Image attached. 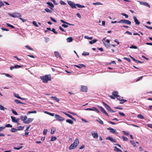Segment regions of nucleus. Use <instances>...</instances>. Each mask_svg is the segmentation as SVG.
Wrapping results in <instances>:
<instances>
[{"mask_svg":"<svg viewBox=\"0 0 152 152\" xmlns=\"http://www.w3.org/2000/svg\"><path fill=\"white\" fill-rule=\"evenodd\" d=\"M37 113V111L36 110H34L33 111H31L28 112L27 114V115H28L30 113Z\"/></svg>","mask_w":152,"mask_h":152,"instance_id":"35","label":"nucleus"},{"mask_svg":"<svg viewBox=\"0 0 152 152\" xmlns=\"http://www.w3.org/2000/svg\"><path fill=\"white\" fill-rule=\"evenodd\" d=\"M143 77V76H141L138 79H137L136 80V82H137L139 81L141 79H142V78Z\"/></svg>","mask_w":152,"mask_h":152,"instance_id":"60","label":"nucleus"},{"mask_svg":"<svg viewBox=\"0 0 152 152\" xmlns=\"http://www.w3.org/2000/svg\"><path fill=\"white\" fill-rule=\"evenodd\" d=\"M18 130V129H16L14 128H12L11 129V131L12 132H16Z\"/></svg>","mask_w":152,"mask_h":152,"instance_id":"39","label":"nucleus"},{"mask_svg":"<svg viewBox=\"0 0 152 152\" xmlns=\"http://www.w3.org/2000/svg\"><path fill=\"white\" fill-rule=\"evenodd\" d=\"M66 40L68 42H71L73 41V39L72 37H69L67 38Z\"/></svg>","mask_w":152,"mask_h":152,"instance_id":"26","label":"nucleus"},{"mask_svg":"<svg viewBox=\"0 0 152 152\" xmlns=\"http://www.w3.org/2000/svg\"><path fill=\"white\" fill-rule=\"evenodd\" d=\"M117 99L120 101V102L119 103L120 104H123L127 101L126 100L122 99H119L118 98H117Z\"/></svg>","mask_w":152,"mask_h":152,"instance_id":"13","label":"nucleus"},{"mask_svg":"<svg viewBox=\"0 0 152 152\" xmlns=\"http://www.w3.org/2000/svg\"><path fill=\"white\" fill-rule=\"evenodd\" d=\"M103 104L104 105V106L105 108L108 111L110 110V109H111V107L109 106L107 104L105 103L104 102H103Z\"/></svg>","mask_w":152,"mask_h":152,"instance_id":"17","label":"nucleus"},{"mask_svg":"<svg viewBox=\"0 0 152 152\" xmlns=\"http://www.w3.org/2000/svg\"><path fill=\"white\" fill-rule=\"evenodd\" d=\"M24 128V126H18V130H22L23 129V128Z\"/></svg>","mask_w":152,"mask_h":152,"instance_id":"42","label":"nucleus"},{"mask_svg":"<svg viewBox=\"0 0 152 152\" xmlns=\"http://www.w3.org/2000/svg\"><path fill=\"white\" fill-rule=\"evenodd\" d=\"M118 113L121 116H125V114L123 113L119 112Z\"/></svg>","mask_w":152,"mask_h":152,"instance_id":"53","label":"nucleus"},{"mask_svg":"<svg viewBox=\"0 0 152 152\" xmlns=\"http://www.w3.org/2000/svg\"><path fill=\"white\" fill-rule=\"evenodd\" d=\"M22 66L20 65H15L14 66H11L10 68V69L11 70H12L14 69H17L20 68L22 67Z\"/></svg>","mask_w":152,"mask_h":152,"instance_id":"10","label":"nucleus"},{"mask_svg":"<svg viewBox=\"0 0 152 152\" xmlns=\"http://www.w3.org/2000/svg\"><path fill=\"white\" fill-rule=\"evenodd\" d=\"M92 135L94 138H97L98 137V134L97 132H94L92 133Z\"/></svg>","mask_w":152,"mask_h":152,"instance_id":"12","label":"nucleus"},{"mask_svg":"<svg viewBox=\"0 0 152 152\" xmlns=\"http://www.w3.org/2000/svg\"><path fill=\"white\" fill-rule=\"evenodd\" d=\"M4 127H5V128L6 127H12V126L11 125H10V124H7L5 126H4Z\"/></svg>","mask_w":152,"mask_h":152,"instance_id":"50","label":"nucleus"},{"mask_svg":"<svg viewBox=\"0 0 152 152\" xmlns=\"http://www.w3.org/2000/svg\"><path fill=\"white\" fill-rule=\"evenodd\" d=\"M106 42L108 43V44H106L104 42V43L106 46V47L108 48L110 46V41L109 39H107L106 40Z\"/></svg>","mask_w":152,"mask_h":152,"instance_id":"22","label":"nucleus"},{"mask_svg":"<svg viewBox=\"0 0 152 152\" xmlns=\"http://www.w3.org/2000/svg\"><path fill=\"white\" fill-rule=\"evenodd\" d=\"M59 29L61 30V31L64 32H65L66 31L64 29L62 28L61 26H60L59 27Z\"/></svg>","mask_w":152,"mask_h":152,"instance_id":"58","label":"nucleus"},{"mask_svg":"<svg viewBox=\"0 0 152 152\" xmlns=\"http://www.w3.org/2000/svg\"><path fill=\"white\" fill-rule=\"evenodd\" d=\"M55 116L56 118L58 121H63L65 120V119L64 118L60 117V115H56Z\"/></svg>","mask_w":152,"mask_h":152,"instance_id":"8","label":"nucleus"},{"mask_svg":"<svg viewBox=\"0 0 152 152\" xmlns=\"http://www.w3.org/2000/svg\"><path fill=\"white\" fill-rule=\"evenodd\" d=\"M57 139L56 137L55 136H52L50 141H54Z\"/></svg>","mask_w":152,"mask_h":152,"instance_id":"36","label":"nucleus"},{"mask_svg":"<svg viewBox=\"0 0 152 152\" xmlns=\"http://www.w3.org/2000/svg\"><path fill=\"white\" fill-rule=\"evenodd\" d=\"M130 48H131V49H137V47L136 46L134 45H132L131 47H130Z\"/></svg>","mask_w":152,"mask_h":152,"instance_id":"44","label":"nucleus"},{"mask_svg":"<svg viewBox=\"0 0 152 152\" xmlns=\"http://www.w3.org/2000/svg\"><path fill=\"white\" fill-rule=\"evenodd\" d=\"M52 31H53V32H54L55 34H58V32L57 31H55V29L54 28H52V30H51Z\"/></svg>","mask_w":152,"mask_h":152,"instance_id":"59","label":"nucleus"},{"mask_svg":"<svg viewBox=\"0 0 152 152\" xmlns=\"http://www.w3.org/2000/svg\"><path fill=\"white\" fill-rule=\"evenodd\" d=\"M20 118L23 121L24 123L26 124H29L34 120V118H27V117L26 115L21 116L20 117Z\"/></svg>","mask_w":152,"mask_h":152,"instance_id":"3","label":"nucleus"},{"mask_svg":"<svg viewBox=\"0 0 152 152\" xmlns=\"http://www.w3.org/2000/svg\"><path fill=\"white\" fill-rule=\"evenodd\" d=\"M64 113L69 118H71L74 120L75 121V119L74 118H73L72 115H70L69 114H67L66 113Z\"/></svg>","mask_w":152,"mask_h":152,"instance_id":"24","label":"nucleus"},{"mask_svg":"<svg viewBox=\"0 0 152 152\" xmlns=\"http://www.w3.org/2000/svg\"><path fill=\"white\" fill-rule=\"evenodd\" d=\"M85 38L88 39H92V37H88L87 36H85Z\"/></svg>","mask_w":152,"mask_h":152,"instance_id":"61","label":"nucleus"},{"mask_svg":"<svg viewBox=\"0 0 152 152\" xmlns=\"http://www.w3.org/2000/svg\"><path fill=\"white\" fill-rule=\"evenodd\" d=\"M11 118L12 119V121L13 122L15 123H18V119H16L15 117L13 116H11Z\"/></svg>","mask_w":152,"mask_h":152,"instance_id":"18","label":"nucleus"},{"mask_svg":"<svg viewBox=\"0 0 152 152\" xmlns=\"http://www.w3.org/2000/svg\"><path fill=\"white\" fill-rule=\"evenodd\" d=\"M123 59H124L127 61L129 62H131V60L129 58H127L126 57H124V58H123Z\"/></svg>","mask_w":152,"mask_h":152,"instance_id":"52","label":"nucleus"},{"mask_svg":"<svg viewBox=\"0 0 152 152\" xmlns=\"http://www.w3.org/2000/svg\"><path fill=\"white\" fill-rule=\"evenodd\" d=\"M118 91H114L112 93V95L114 96L118 97H119V96L118 95Z\"/></svg>","mask_w":152,"mask_h":152,"instance_id":"15","label":"nucleus"},{"mask_svg":"<svg viewBox=\"0 0 152 152\" xmlns=\"http://www.w3.org/2000/svg\"><path fill=\"white\" fill-rule=\"evenodd\" d=\"M140 3L141 4L144 5L146 6H147L149 7H150V6L146 2L141 1L140 2Z\"/></svg>","mask_w":152,"mask_h":152,"instance_id":"19","label":"nucleus"},{"mask_svg":"<svg viewBox=\"0 0 152 152\" xmlns=\"http://www.w3.org/2000/svg\"><path fill=\"white\" fill-rule=\"evenodd\" d=\"M99 107L101 111L103 113L105 114L108 116H109V115L106 112L105 110L101 106H99Z\"/></svg>","mask_w":152,"mask_h":152,"instance_id":"11","label":"nucleus"},{"mask_svg":"<svg viewBox=\"0 0 152 152\" xmlns=\"http://www.w3.org/2000/svg\"><path fill=\"white\" fill-rule=\"evenodd\" d=\"M133 18L134 19V21L135 22V25H139L140 24V22L138 20V19H137L136 17L134 16Z\"/></svg>","mask_w":152,"mask_h":152,"instance_id":"14","label":"nucleus"},{"mask_svg":"<svg viewBox=\"0 0 152 152\" xmlns=\"http://www.w3.org/2000/svg\"><path fill=\"white\" fill-rule=\"evenodd\" d=\"M50 98L53 99V100L56 101L57 102H59V100L56 96H51Z\"/></svg>","mask_w":152,"mask_h":152,"instance_id":"23","label":"nucleus"},{"mask_svg":"<svg viewBox=\"0 0 152 152\" xmlns=\"http://www.w3.org/2000/svg\"><path fill=\"white\" fill-rule=\"evenodd\" d=\"M118 23H125L128 25H131V22L129 20L125 19H122L118 22Z\"/></svg>","mask_w":152,"mask_h":152,"instance_id":"6","label":"nucleus"},{"mask_svg":"<svg viewBox=\"0 0 152 152\" xmlns=\"http://www.w3.org/2000/svg\"><path fill=\"white\" fill-rule=\"evenodd\" d=\"M114 41L116 42L118 45H119L120 43L118 41V40L117 39H116L114 40Z\"/></svg>","mask_w":152,"mask_h":152,"instance_id":"64","label":"nucleus"},{"mask_svg":"<svg viewBox=\"0 0 152 152\" xmlns=\"http://www.w3.org/2000/svg\"><path fill=\"white\" fill-rule=\"evenodd\" d=\"M79 143V139L76 138L72 143L69 147V149L72 150L75 148L78 145Z\"/></svg>","mask_w":152,"mask_h":152,"instance_id":"5","label":"nucleus"},{"mask_svg":"<svg viewBox=\"0 0 152 152\" xmlns=\"http://www.w3.org/2000/svg\"><path fill=\"white\" fill-rule=\"evenodd\" d=\"M114 150L115 151H117L118 152H121L122 151L119 148H117L116 147H114Z\"/></svg>","mask_w":152,"mask_h":152,"instance_id":"27","label":"nucleus"},{"mask_svg":"<svg viewBox=\"0 0 152 152\" xmlns=\"http://www.w3.org/2000/svg\"><path fill=\"white\" fill-rule=\"evenodd\" d=\"M136 63H143V61H140L138 60H136L135 61Z\"/></svg>","mask_w":152,"mask_h":152,"instance_id":"62","label":"nucleus"},{"mask_svg":"<svg viewBox=\"0 0 152 152\" xmlns=\"http://www.w3.org/2000/svg\"><path fill=\"white\" fill-rule=\"evenodd\" d=\"M56 131V129L55 127H53L51 128V133L52 134H54Z\"/></svg>","mask_w":152,"mask_h":152,"instance_id":"25","label":"nucleus"},{"mask_svg":"<svg viewBox=\"0 0 152 152\" xmlns=\"http://www.w3.org/2000/svg\"><path fill=\"white\" fill-rule=\"evenodd\" d=\"M96 121L100 124H103V122L99 118L98 120H97Z\"/></svg>","mask_w":152,"mask_h":152,"instance_id":"55","label":"nucleus"},{"mask_svg":"<svg viewBox=\"0 0 152 152\" xmlns=\"http://www.w3.org/2000/svg\"><path fill=\"white\" fill-rule=\"evenodd\" d=\"M123 132L125 135H128L129 134V133L128 132H127L125 131H123Z\"/></svg>","mask_w":152,"mask_h":152,"instance_id":"54","label":"nucleus"},{"mask_svg":"<svg viewBox=\"0 0 152 152\" xmlns=\"http://www.w3.org/2000/svg\"><path fill=\"white\" fill-rule=\"evenodd\" d=\"M97 41V40L96 39H93L91 41L89 42V43L91 44H92L95 42H96Z\"/></svg>","mask_w":152,"mask_h":152,"instance_id":"34","label":"nucleus"},{"mask_svg":"<svg viewBox=\"0 0 152 152\" xmlns=\"http://www.w3.org/2000/svg\"><path fill=\"white\" fill-rule=\"evenodd\" d=\"M54 54L56 57H60V55L59 53L57 51L54 52Z\"/></svg>","mask_w":152,"mask_h":152,"instance_id":"30","label":"nucleus"},{"mask_svg":"<svg viewBox=\"0 0 152 152\" xmlns=\"http://www.w3.org/2000/svg\"><path fill=\"white\" fill-rule=\"evenodd\" d=\"M47 4L49 5L48 7L51 10H53V8L54 7V5L52 2H47Z\"/></svg>","mask_w":152,"mask_h":152,"instance_id":"9","label":"nucleus"},{"mask_svg":"<svg viewBox=\"0 0 152 152\" xmlns=\"http://www.w3.org/2000/svg\"><path fill=\"white\" fill-rule=\"evenodd\" d=\"M8 15L10 17L14 18H19V19L21 20L23 22H24L26 21V20L23 19V18L20 17L21 16V15L19 13L15 12L12 14L10 13H8Z\"/></svg>","mask_w":152,"mask_h":152,"instance_id":"1","label":"nucleus"},{"mask_svg":"<svg viewBox=\"0 0 152 152\" xmlns=\"http://www.w3.org/2000/svg\"><path fill=\"white\" fill-rule=\"evenodd\" d=\"M32 23H33V24L34 26H35L37 27H38V25L37 24V23H36V22L35 21H33L32 22Z\"/></svg>","mask_w":152,"mask_h":152,"instance_id":"48","label":"nucleus"},{"mask_svg":"<svg viewBox=\"0 0 152 152\" xmlns=\"http://www.w3.org/2000/svg\"><path fill=\"white\" fill-rule=\"evenodd\" d=\"M130 142L132 143V144L133 145L134 147H135L136 146V144L134 140L130 141Z\"/></svg>","mask_w":152,"mask_h":152,"instance_id":"38","label":"nucleus"},{"mask_svg":"<svg viewBox=\"0 0 152 152\" xmlns=\"http://www.w3.org/2000/svg\"><path fill=\"white\" fill-rule=\"evenodd\" d=\"M122 15L125 16L126 17V18H127L128 17V15L125 13H122Z\"/></svg>","mask_w":152,"mask_h":152,"instance_id":"63","label":"nucleus"},{"mask_svg":"<svg viewBox=\"0 0 152 152\" xmlns=\"http://www.w3.org/2000/svg\"><path fill=\"white\" fill-rule=\"evenodd\" d=\"M12 113H13L14 114L16 115H18V114L17 113V112L13 109L12 110Z\"/></svg>","mask_w":152,"mask_h":152,"instance_id":"49","label":"nucleus"},{"mask_svg":"<svg viewBox=\"0 0 152 152\" xmlns=\"http://www.w3.org/2000/svg\"><path fill=\"white\" fill-rule=\"evenodd\" d=\"M67 2L68 4L72 8H76V6H77L78 7H85V6L84 5H81L78 4H75L73 2L71 1H67Z\"/></svg>","mask_w":152,"mask_h":152,"instance_id":"2","label":"nucleus"},{"mask_svg":"<svg viewBox=\"0 0 152 152\" xmlns=\"http://www.w3.org/2000/svg\"><path fill=\"white\" fill-rule=\"evenodd\" d=\"M25 47L26 48H27L29 49L30 50H33V48H31L28 45H26L25 46Z\"/></svg>","mask_w":152,"mask_h":152,"instance_id":"40","label":"nucleus"},{"mask_svg":"<svg viewBox=\"0 0 152 152\" xmlns=\"http://www.w3.org/2000/svg\"><path fill=\"white\" fill-rule=\"evenodd\" d=\"M7 25L9 27H11L12 28H15V27L13 26L12 25L8 23H6Z\"/></svg>","mask_w":152,"mask_h":152,"instance_id":"41","label":"nucleus"},{"mask_svg":"<svg viewBox=\"0 0 152 152\" xmlns=\"http://www.w3.org/2000/svg\"><path fill=\"white\" fill-rule=\"evenodd\" d=\"M60 21H61V22H62V23H65L67 25H72V26L74 25L73 24H70L67 22H65V21H64V20H60Z\"/></svg>","mask_w":152,"mask_h":152,"instance_id":"28","label":"nucleus"},{"mask_svg":"<svg viewBox=\"0 0 152 152\" xmlns=\"http://www.w3.org/2000/svg\"><path fill=\"white\" fill-rule=\"evenodd\" d=\"M66 122L68 123L69 124H73V121H72L69 119L66 120Z\"/></svg>","mask_w":152,"mask_h":152,"instance_id":"45","label":"nucleus"},{"mask_svg":"<svg viewBox=\"0 0 152 152\" xmlns=\"http://www.w3.org/2000/svg\"><path fill=\"white\" fill-rule=\"evenodd\" d=\"M50 19H51V20L52 21H53V22H54L55 23H56L57 22V21L55 19H54V18H53L52 17H50Z\"/></svg>","mask_w":152,"mask_h":152,"instance_id":"57","label":"nucleus"},{"mask_svg":"<svg viewBox=\"0 0 152 152\" xmlns=\"http://www.w3.org/2000/svg\"><path fill=\"white\" fill-rule=\"evenodd\" d=\"M14 96L15 97L17 98L18 99H21V97H20V96H19V94H16L15 93L14 94Z\"/></svg>","mask_w":152,"mask_h":152,"instance_id":"37","label":"nucleus"},{"mask_svg":"<svg viewBox=\"0 0 152 152\" xmlns=\"http://www.w3.org/2000/svg\"><path fill=\"white\" fill-rule=\"evenodd\" d=\"M23 146H20L19 147H18V148H17V147H14V149H16V150H20V149L21 148H23Z\"/></svg>","mask_w":152,"mask_h":152,"instance_id":"56","label":"nucleus"},{"mask_svg":"<svg viewBox=\"0 0 152 152\" xmlns=\"http://www.w3.org/2000/svg\"><path fill=\"white\" fill-rule=\"evenodd\" d=\"M45 10L47 12H49L50 13H52V11L51 10L48 9V8L45 9Z\"/></svg>","mask_w":152,"mask_h":152,"instance_id":"31","label":"nucleus"},{"mask_svg":"<svg viewBox=\"0 0 152 152\" xmlns=\"http://www.w3.org/2000/svg\"><path fill=\"white\" fill-rule=\"evenodd\" d=\"M5 109H6V108H5L3 106L1 105H0V109L1 110H4Z\"/></svg>","mask_w":152,"mask_h":152,"instance_id":"51","label":"nucleus"},{"mask_svg":"<svg viewBox=\"0 0 152 152\" xmlns=\"http://www.w3.org/2000/svg\"><path fill=\"white\" fill-rule=\"evenodd\" d=\"M108 129L110 130V132L111 133H115V134H117V132H116V130L115 129H114L110 128H108Z\"/></svg>","mask_w":152,"mask_h":152,"instance_id":"16","label":"nucleus"},{"mask_svg":"<svg viewBox=\"0 0 152 152\" xmlns=\"http://www.w3.org/2000/svg\"><path fill=\"white\" fill-rule=\"evenodd\" d=\"M48 132V130L47 129H44L43 132V134L44 135H45Z\"/></svg>","mask_w":152,"mask_h":152,"instance_id":"47","label":"nucleus"},{"mask_svg":"<svg viewBox=\"0 0 152 152\" xmlns=\"http://www.w3.org/2000/svg\"><path fill=\"white\" fill-rule=\"evenodd\" d=\"M14 102L17 104L20 103V104H24V103L22 102H21L18 99H15L14 101Z\"/></svg>","mask_w":152,"mask_h":152,"instance_id":"29","label":"nucleus"},{"mask_svg":"<svg viewBox=\"0 0 152 152\" xmlns=\"http://www.w3.org/2000/svg\"><path fill=\"white\" fill-rule=\"evenodd\" d=\"M60 3L61 5H65L66 4L63 1L61 0L60 1Z\"/></svg>","mask_w":152,"mask_h":152,"instance_id":"46","label":"nucleus"},{"mask_svg":"<svg viewBox=\"0 0 152 152\" xmlns=\"http://www.w3.org/2000/svg\"><path fill=\"white\" fill-rule=\"evenodd\" d=\"M83 56H88L89 55V53L86 52H84L82 54Z\"/></svg>","mask_w":152,"mask_h":152,"instance_id":"32","label":"nucleus"},{"mask_svg":"<svg viewBox=\"0 0 152 152\" xmlns=\"http://www.w3.org/2000/svg\"><path fill=\"white\" fill-rule=\"evenodd\" d=\"M75 66L79 68H80L81 67H86V66L82 64H79V65H75Z\"/></svg>","mask_w":152,"mask_h":152,"instance_id":"20","label":"nucleus"},{"mask_svg":"<svg viewBox=\"0 0 152 152\" xmlns=\"http://www.w3.org/2000/svg\"><path fill=\"white\" fill-rule=\"evenodd\" d=\"M107 139L112 142H116V140L110 137H108Z\"/></svg>","mask_w":152,"mask_h":152,"instance_id":"21","label":"nucleus"},{"mask_svg":"<svg viewBox=\"0 0 152 152\" xmlns=\"http://www.w3.org/2000/svg\"><path fill=\"white\" fill-rule=\"evenodd\" d=\"M40 78L44 83H47L49 81H51V76L48 75L41 77Z\"/></svg>","mask_w":152,"mask_h":152,"instance_id":"4","label":"nucleus"},{"mask_svg":"<svg viewBox=\"0 0 152 152\" xmlns=\"http://www.w3.org/2000/svg\"><path fill=\"white\" fill-rule=\"evenodd\" d=\"M87 89L88 88L87 86H81L80 91L82 92H87Z\"/></svg>","mask_w":152,"mask_h":152,"instance_id":"7","label":"nucleus"},{"mask_svg":"<svg viewBox=\"0 0 152 152\" xmlns=\"http://www.w3.org/2000/svg\"><path fill=\"white\" fill-rule=\"evenodd\" d=\"M124 141H128V138L124 136H123L122 137Z\"/></svg>","mask_w":152,"mask_h":152,"instance_id":"43","label":"nucleus"},{"mask_svg":"<svg viewBox=\"0 0 152 152\" xmlns=\"http://www.w3.org/2000/svg\"><path fill=\"white\" fill-rule=\"evenodd\" d=\"M137 117L140 119H144V116H142L141 114H140L137 115Z\"/></svg>","mask_w":152,"mask_h":152,"instance_id":"33","label":"nucleus"}]
</instances>
